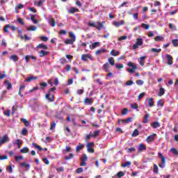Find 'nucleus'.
<instances>
[{"label": "nucleus", "instance_id": "nucleus-50", "mask_svg": "<svg viewBox=\"0 0 178 178\" xmlns=\"http://www.w3.org/2000/svg\"><path fill=\"white\" fill-rule=\"evenodd\" d=\"M161 49H155V48L151 49V52H154L156 54H159V52H161Z\"/></svg>", "mask_w": 178, "mask_h": 178}, {"label": "nucleus", "instance_id": "nucleus-3", "mask_svg": "<svg viewBox=\"0 0 178 178\" xmlns=\"http://www.w3.org/2000/svg\"><path fill=\"white\" fill-rule=\"evenodd\" d=\"M97 24H99V26H97V24L95 22H88L89 27H95V29H97V30H102V29H104V24H105V22H97Z\"/></svg>", "mask_w": 178, "mask_h": 178}, {"label": "nucleus", "instance_id": "nucleus-22", "mask_svg": "<svg viewBox=\"0 0 178 178\" xmlns=\"http://www.w3.org/2000/svg\"><path fill=\"white\" fill-rule=\"evenodd\" d=\"M151 127H153V129H158V127H161V123L158 122H154L151 124Z\"/></svg>", "mask_w": 178, "mask_h": 178}, {"label": "nucleus", "instance_id": "nucleus-17", "mask_svg": "<svg viewBox=\"0 0 178 178\" xmlns=\"http://www.w3.org/2000/svg\"><path fill=\"white\" fill-rule=\"evenodd\" d=\"M147 149V147L144 144H140L138 148V152H143V151H145Z\"/></svg>", "mask_w": 178, "mask_h": 178}, {"label": "nucleus", "instance_id": "nucleus-12", "mask_svg": "<svg viewBox=\"0 0 178 178\" xmlns=\"http://www.w3.org/2000/svg\"><path fill=\"white\" fill-rule=\"evenodd\" d=\"M106 52H108V50L106 49L101 48L96 51L95 55L99 56V55H101V54H106Z\"/></svg>", "mask_w": 178, "mask_h": 178}, {"label": "nucleus", "instance_id": "nucleus-47", "mask_svg": "<svg viewBox=\"0 0 178 178\" xmlns=\"http://www.w3.org/2000/svg\"><path fill=\"white\" fill-rule=\"evenodd\" d=\"M60 63L61 65H66V63H67V60H66V58H62L60 59Z\"/></svg>", "mask_w": 178, "mask_h": 178}, {"label": "nucleus", "instance_id": "nucleus-45", "mask_svg": "<svg viewBox=\"0 0 178 178\" xmlns=\"http://www.w3.org/2000/svg\"><path fill=\"white\" fill-rule=\"evenodd\" d=\"M149 106H150V108L154 106V99L152 97L149 99Z\"/></svg>", "mask_w": 178, "mask_h": 178}, {"label": "nucleus", "instance_id": "nucleus-48", "mask_svg": "<svg viewBox=\"0 0 178 178\" xmlns=\"http://www.w3.org/2000/svg\"><path fill=\"white\" fill-rule=\"evenodd\" d=\"M101 131L99 130H97V131H95L94 133H93V135H92V137H93V138H95V137H98V136L99 135V133Z\"/></svg>", "mask_w": 178, "mask_h": 178}, {"label": "nucleus", "instance_id": "nucleus-10", "mask_svg": "<svg viewBox=\"0 0 178 178\" xmlns=\"http://www.w3.org/2000/svg\"><path fill=\"white\" fill-rule=\"evenodd\" d=\"M165 58L167 59V64L169 65L170 66L171 65H173V57L170 56V54L165 55Z\"/></svg>", "mask_w": 178, "mask_h": 178}, {"label": "nucleus", "instance_id": "nucleus-64", "mask_svg": "<svg viewBox=\"0 0 178 178\" xmlns=\"http://www.w3.org/2000/svg\"><path fill=\"white\" fill-rule=\"evenodd\" d=\"M170 151L174 154V155H178V151L176 149L172 148Z\"/></svg>", "mask_w": 178, "mask_h": 178}, {"label": "nucleus", "instance_id": "nucleus-58", "mask_svg": "<svg viewBox=\"0 0 178 178\" xmlns=\"http://www.w3.org/2000/svg\"><path fill=\"white\" fill-rule=\"evenodd\" d=\"M55 127H56V122L55 121H54L52 123H51L50 130L55 129Z\"/></svg>", "mask_w": 178, "mask_h": 178}, {"label": "nucleus", "instance_id": "nucleus-36", "mask_svg": "<svg viewBox=\"0 0 178 178\" xmlns=\"http://www.w3.org/2000/svg\"><path fill=\"white\" fill-rule=\"evenodd\" d=\"M108 61L111 65V66H113L115 65V59H113V57H110L108 58Z\"/></svg>", "mask_w": 178, "mask_h": 178}, {"label": "nucleus", "instance_id": "nucleus-43", "mask_svg": "<svg viewBox=\"0 0 178 178\" xmlns=\"http://www.w3.org/2000/svg\"><path fill=\"white\" fill-rule=\"evenodd\" d=\"M31 20H32V22H33V23H34V24H37V23H38V20L35 19V15H31Z\"/></svg>", "mask_w": 178, "mask_h": 178}, {"label": "nucleus", "instance_id": "nucleus-51", "mask_svg": "<svg viewBox=\"0 0 178 178\" xmlns=\"http://www.w3.org/2000/svg\"><path fill=\"white\" fill-rule=\"evenodd\" d=\"M74 156V154H73L72 153H70L69 156H65V159L66 161H69L70 159H72Z\"/></svg>", "mask_w": 178, "mask_h": 178}, {"label": "nucleus", "instance_id": "nucleus-4", "mask_svg": "<svg viewBox=\"0 0 178 178\" xmlns=\"http://www.w3.org/2000/svg\"><path fill=\"white\" fill-rule=\"evenodd\" d=\"M127 65L129 67H132V68H127V72H128L129 73H131V74L136 73V71L137 70V69H138L137 65L136 64H134V63H131V62H129L127 63Z\"/></svg>", "mask_w": 178, "mask_h": 178}, {"label": "nucleus", "instance_id": "nucleus-56", "mask_svg": "<svg viewBox=\"0 0 178 178\" xmlns=\"http://www.w3.org/2000/svg\"><path fill=\"white\" fill-rule=\"evenodd\" d=\"M17 20L18 23H19V24H22V26H24L25 22H24V21L23 20V19H22V18H17Z\"/></svg>", "mask_w": 178, "mask_h": 178}, {"label": "nucleus", "instance_id": "nucleus-49", "mask_svg": "<svg viewBox=\"0 0 178 178\" xmlns=\"http://www.w3.org/2000/svg\"><path fill=\"white\" fill-rule=\"evenodd\" d=\"M21 166L22 168H28V169H30V164L27 163H22Z\"/></svg>", "mask_w": 178, "mask_h": 178}, {"label": "nucleus", "instance_id": "nucleus-14", "mask_svg": "<svg viewBox=\"0 0 178 178\" xmlns=\"http://www.w3.org/2000/svg\"><path fill=\"white\" fill-rule=\"evenodd\" d=\"M49 55V51H46L45 50H40L39 52L40 58H42L43 56H48Z\"/></svg>", "mask_w": 178, "mask_h": 178}, {"label": "nucleus", "instance_id": "nucleus-9", "mask_svg": "<svg viewBox=\"0 0 178 178\" xmlns=\"http://www.w3.org/2000/svg\"><path fill=\"white\" fill-rule=\"evenodd\" d=\"M113 24L115 27H120V26H123V24H126V22L123 19L120 20V22L113 21Z\"/></svg>", "mask_w": 178, "mask_h": 178}, {"label": "nucleus", "instance_id": "nucleus-62", "mask_svg": "<svg viewBox=\"0 0 178 178\" xmlns=\"http://www.w3.org/2000/svg\"><path fill=\"white\" fill-rule=\"evenodd\" d=\"M117 176L118 178H120V177H123V176H124V172H122V171H120L118 174H117Z\"/></svg>", "mask_w": 178, "mask_h": 178}, {"label": "nucleus", "instance_id": "nucleus-32", "mask_svg": "<svg viewBox=\"0 0 178 178\" xmlns=\"http://www.w3.org/2000/svg\"><path fill=\"white\" fill-rule=\"evenodd\" d=\"M131 108L132 109H136V111L138 112V104H137V103H134L131 104Z\"/></svg>", "mask_w": 178, "mask_h": 178}, {"label": "nucleus", "instance_id": "nucleus-46", "mask_svg": "<svg viewBox=\"0 0 178 178\" xmlns=\"http://www.w3.org/2000/svg\"><path fill=\"white\" fill-rule=\"evenodd\" d=\"M16 142H17V145L18 148H20V146L22 145V144H23V140H22L20 139H17Z\"/></svg>", "mask_w": 178, "mask_h": 178}, {"label": "nucleus", "instance_id": "nucleus-23", "mask_svg": "<svg viewBox=\"0 0 178 178\" xmlns=\"http://www.w3.org/2000/svg\"><path fill=\"white\" fill-rule=\"evenodd\" d=\"M110 55H112V56H119V55H120V51H116L115 49H112L110 52Z\"/></svg>", "mask_w": 178, "mask_h": 178}, {"label": "nucleus", "instance_id": "nucleus-8", "mask_svg": "<svg viewBox=\"0 0 178 178\" xmlns=\"http://www.w3.org/2000/svg\"><path fill=\"white\" fill-rule=\"evenodd\" d=\"M5 143H9V136H8V134L4 135L2 139L0 138V147L2 146V144H5Z\"/></svg>", "mask_w": 178, "mask_h": 178}, {"label": "nucleus", "instance_id": "nucleus-44", "mask_svg": "<svg viewBox=\"0 0 178 178\" xmlns=\"http://www.w3.org/2000/svg\"><path fill=\"white\" fill-rule=\"evenodd\" d=\"M121 113H122V115H123L124 116L125 115H127V113H129V108H123V110L122 111Z\"/></svg>", "mask_w": 178, "mask_h": 178}, {"label": "nucleus", "instance_id": "nucleus-5", "mask_svg": "<svg viewBox=\"0 0 178 178\" xmlns=\"http://www.w3.org/2000/svg\"><path fill=\"white\" fill-rule=\"evenodd\" d=\"M159 157L161 159V163H159V168H161V169H163L165 165H166V157L161 152H159Z\"/></svg>", "mask_w": 178, "mask_h": 178}, {"label": "nucleus", "instance_id": "nucleus-30", "mask_svg": "<svg viewBox=\"0 0 178 178\" xmlns=\"http://www.w3.org/2000/svg\"><path fill=\"white\" fill-rule=\"evenodd\" d=\"M103 67H104V70H105L106 72V73H108L109 64L108 63H106L105 64H104Z\"/></svg>", "mask_w": 178, "mask_h": 178}, {"label": "nucleus", "instance_id": "nucleus-41", "mask_svg": "<svg viewBox=\"0 0 178 178\" xmlns=\"http://www.w3.org/2000/svg\"><path fill=\"white\" fill-rule=\"evenodd\" d=\"M131 161H127L122 164V168H127V166H131Z\"/></svg>", "mask_w": 178, "mask_h": 178}, {"label": "nucleus", "instance_id": "nucleus-16", "mask_svg": "<svg viewBox=\"0 0 178 178\" xmlns=\"http://www.w3.org/2000/svg\"><path fill=\"white\" fill-rule=\"evenodd\" d=\"M145 59H147V56H144L140 58L139 64L140 66H144L145 64Z\"/></svg>", "mask_w": 178, "mask_h": 178}, {"label": "nucleus", "instance_id": "nucleus-38", "mask_svg": "<svg viewBox=\"0 0 178 178\" xmlns=\"http://www.w3.org/2000/svg\"><path fill=\"white\" fill-rule=\"evenodd\" d=\"M88 160V156H87V154H83L81 157V161L83 162H86Z\"/></svg>", "mask_w": 178, "mask_h": 178}, {"label": "nucleus", "instance_id": "nucleus-29", "mask_svg": "<svg viewBox=\"0 0 178 178\" xmlns=\"http://www.w3.org/2000/svg\"><path fill=\"white\" fill-rule=\"evenodd\" d=\"M40 90H45V87L48 86V83H47V82H42L40 83Z\"/></svg>", "mask_w": 178, "mask_h": 178}, {"label": "nucleus", "instance_id": "nucleus-1", "mask_svg": "<svg viewBox=\"0 0 178 178\" xmlns=\"http://www.w3.org/2000/svg\"><path fill=\"white\" fill-rule=\"evenodd\" d=\"M54 91H56V87H53V88H50L48 90L47 93L45 95L46 99H48V101H49V102H54V101L55 96L54 95H51V92H52Z\"/></svg>", "mask_w": 178, "mask_h": 178}, {"label": "nucleus", "instance_id": "nucleus-33", "mask_svg": "<svg viewBox=\"0 0 178 178\" xmlns=\"http://www.w3.org/2000/svg\"><path fill=\"white\" fill-rule=\"evenodd\" d=\"M21 122H23V123H24L26 127H29V126H30V122H29V121L26 120L25 118H22Z\"/></svg>", "mask_w": 178, "mask_h": 178}, {"label": "nucleus", "instance_id": "nucleus-39", "mask_svg": "<svg viewBox=\"0 0 178 178\" xmlns=\"http://www.w3.org/2000/svg\"><path fill=\"white\" fill-rule=\"evenodd\" d=\"M5 116H8V118H10L12 115V111L10 110H6L4 111Z\"/></svg>", "mask_w": 178, "mask_h": 178}, {"label": "nucleus", "instance_id": "nucleus-54", "mask_svg": "<svg viewBox=\"0 0 178 178\" xmlns=\"http://www.w3.org/2000/svg\"><path fill=\"white\" fill-rule=\"evenodd\" d=\"M133 121V118H128L125 120H123L124 123H130V122Z\"/></svg>", "mask_w": 178, "mask_h": 178}, {"label": "nucleus", "instance_id": "nucleus-25", "mask_svg": "<svg viewBox=\"0 0 178 178\" xmlns=\"http://www.w3.org/2000/svg\"><path fill=\"white\" fill-rule=\"evenodd\" d=\"M77 12H80V10H79V8H74V7H72L70 9V13H71V15H73V13H76Z\"/></svg>", "mask_w": 178, "mask_h": 178}, {"label": "nucleus", "instance_id": "nucleus-42", "mask_svg": "<svg viewBox=\"0 0 178 178\" xmlns=\"http://www.w3.org/2000/svg\"><path fill=\"white\" fill-rule=\"evenodd\" d=\"M159 170V168H158V165L156 164H154V170H153L154 173H156V175H158Z\"/></svg>", "mask_w": 178, "mask_h": 178}, {"label": "nucleus", "instance_id": "nucleus-63", "mask_svg": "<svg viewBox=\"0 0 178 178\" xmlns=\"http://www.w3.org/2000/svg\"><path fill=\"white\" fill-rule=\"evenodd\" d=\"M132 84H134L132 80H129L125 83V86H132Z\"/></svg>", "mask_w": 178, "mask_h": 178}, {"label": "nucleus", "instance_id": "nucleus-24", "mask_svg": "<svg viewBox=\"0 0 178 178\" xmlns=\"http://www.w3.org/2000/svg\"><path fill=\"white\" fill-rule=\"evenodd\" d=\"M19 152H20L21 154H27V153L30 152V149H29V147H25L19 150Z\"/></svg>", "mask_w": 178, "mask_h": 178}, {"label": "nucleus", "instance_id": "nucleus-18", "mask_svg": "<svg viewBox=\"0 0 178 178\" xmlns=\"http://www.w3.org/2000/svg\"><path fill=\"white\" fill-rule=\"evenodd\" d=\"M4 84L6 85L7 90H11L12 83H10V81H9L8 80H6L4 81Z\"/></svg>", "mask_w": 178, "mask_h": 178}, {"label": "nucleus", "instance_id": "nucleus-2", "mask_svg": "<svg viewBox=\"0 0 178 178\" xmlns=\"http://www.w3.org/2000/svg\"><path fill=\"white\" fill-rule=\"evenodd\" d=\"M69 37L70 39H66L65 40V44H66V45H73L76 41V36L74 35V33H73V32H70Z\"/></svg>", "mask_w": 178, "mask_h": 178}, {"label": "nucleus", "instance_id": "nucleus-7", "mask_svg": "<svg viewBox=\"0 0 178 178\" xmlns=\"http://www.w3.org/2000/svg\"><path fill=\"white\" fill-rule=\"evenodd\" d=\"M81 59L84 62H87L88 59H90V60H92V57L91 56V54H82L81 56Z\"/></svg>", "mask_w": 178, "mask_h": 178}, {"label": "nucleus", "instance_id": "nucleus-37", "mask_svg": "<svg viewBox=\"0 0 178 178\" xmlns=\"http://www.w3.org/2000/svg\"><path fill=\"white\" fill-rule=\"evenodd\" d=\"M165 94V89L163 88H160L159 92V97H162Z\"/></svg>", "mask_w": 178, "mask_h": 178}, {"label": "nucleus", "instance_id": "nucleus-59", "mask_svg": "<svg viewBox=\"0 0 178 178\" xmlns=\"http://www.w3.org/2000/svg\"><path fill=\"white\" fill-rule=\"evenodd\" d=\"M157 106H161V108L163 107V101L160 99L157 102Z\"/></svg>", "mask_w": 178, "mask_h": 178}, {"label": "nucleus", "instance_id": "nucleus-26", "mask_svg": "<svg viewBox=\"0 0 178 178\" xmlns=\"http://www.w3.org/2000/svg\"><path fill=\"white\" fill-rule=\"evenodd\" d=\"M49 24H51V27H55V26H56V22L54 18H50L49 20Z\"/></svg>", "mask_w": 178, "mask_h": 178}, {"label": "nucleus", "instance_id": "nucleus-52", "mask_svg": "<svg viewBox=\"0 0 178 178\" xmlns=\"http://www.w3.org/2000/svg\"><path fill=\"white\" fill-rule=\"evenodd\" d=\"M22 134L23 136H27V134H29V131L27 130V129L24 128L22 131Z\"/></svg>", "mask_w": 178, "mask_h": 178}, {"label": "nucleus", "instance_id": "nucleus-55", "mask_svg": "<svg viewBox=\"0 0 178 178\" xmlns=\"http://www.w3.org/2000/svg\"><path fill=\"white\" fill-rule=\"evenodd\" d=\"M115 67L116 69H123V67H124V65H123V64H119V63H116L115 64Z\"/></svg>", "mask_w": 178, "mask_h": 178}, {"label": "nucleus", "instance_id": "nucleus-31", "mask_svg": "<svg viewBox=\"0 0 178 178\" xmlns=\"http://www.w3.org/2000/svg\"><path fill=\"white\" fill-rule=\"evenodd\" d=\"M10 59H12L13 62H17L19 60V56H17V55H12L10 57Z\"/></svg>", "mask_w": 178, "mask_h": 178}, {"label": "nucleus", "instance_id": "nucleus-28", "mask_svg": "<svg viewBox=\"0 0 178 178\" xmlns=\"http://www.w3.org/2000/svg\"><path fill=\"white\" fill-rule=\"evenodd\" d=\"M26 29L28 31H35V30H37V26L32 25L31 26H28Z\"/></svg>", "mask_w": 178, "mask_h": 178}, {"label": "nucleus", "instance_id": "nucleus-19", "mask_svg": "<svg viewBox=\"0 0 178 178\" xmlns=\"http://www.w3.org/2000/svg\"><path fill=\"white\" fill-rule=\"evenodd\" d=\"M84 148V144L79 143L78 145L76 147V152H80Z\"/></svg>", "mask_w": 178, "mask_h": 178}, {"label": "nucleus", "instance_id": "nucleus-21", "mask_svg": "<svg viewBox=\"0 0 178 178\" xmlns=\"http://www.w3.org/2000/svg\"><path fill=\"white\" fill-rule=\"evenodd\" d=\"M36 48H38V49H44V50H47L48 49V46L47 44H44L42 43L41 44H39Z\"/></svg>", "mask_w": 178, "mask_h": 178}, {"label": "nucleus", "instance_id": "nucleus-53", "mask_svg": "<svg viewBox=\"0 0 178 178\" xmlns=\"http://www.w3.org/2000/svg\"><path fill=\"white\" fill-rule=\"evenodd\" d=\"M163 40V37L161 35H158L154 38V41H162Z\"/></svg>", "mask_w": 178, "mask_h": 178}, {"label": "nucleus", "instance_id": "nucleus-61", "mask_svg": "<svg viewBox=\"0 0 178 178\" xmlns=\"http://www.w3.org/2000/svg\"><path fill=\"white\" fill-rule=\"evenodd\" d=\"M20 159H24V157H23V156H15L16 162H19V161H20Z\"/></svg>", "mask_w": 178, "mask_h": 178}, {"label": "nucleus", "instance_id": "nucleus-11", "mask_svg": "<svg viewBox=\"0 0 178 178\" xmlns=\"http://www.w3.org/2000/svg\"><path fill=\"white\" fill-rule=\"evenodd\" d=\"M156 136V134H153L152 135H150L149 136H147V138H146V141L147 143H152V141L155 140V138L154 136Z\"/></svg>", "mask_w": 178, "mask_h": 178}, {"label": "nucleus", "instance_id": "nucleus-6", "mask_svg": "<svg viewBox=\"0 0 178 178\" xmlns=\"http://www.w3.org/2000/svg\"><path fill=\"white\" fill-rule=\"evenodd\" d=\"M86 147H87L88 152H90V154H94V152H95V151L94 150V143L93 142L87 143Z\"/></svg>", "mask_w": 178, "mask_h": 178}, {"label": "nucleus", "instance_id": "nucleus-13", "mask_svg": "<svg viewBox=\"0 0 178 178\" xmlns=\"http://www.w3.org/2000/svg\"><path fill=\"white\" fill-rule=\"evenodd\" d=\"M32 145L36 148V149H38V151H48V148L45 147L44 149H42V147H41V146L38 145L37 143H33Z\"/></svg>", "mask_w": 178, "mask_h": 178}, {"label": "nucleus", "instance_id": "nucleus-34", "mask_svg": "<svg viewBox=\"0 0 178 178\" xmlns=\"http://www.w3.org/2000/svg\"><path fill=\"white\" fill-rule=\"evenodd\" d=\"M100 43L99 42H95L92 44V49H95V48H98L99 47Z\"/></svg>", "mask_w": 178, "mask_h": 178}, {"label": "nucleus", "instance_id": "nucleus-40", "mask_svg": "<svg viewBox=\"0 0 178 178\" xmlns=\"http://www.w3.org/2000/svg\"><path fill=\"white\" fill-rule=\"evenodd\" d=\"M136 44H138L139 47H141V45H143V39L142 38H138L136 40Z\"/></svg>", "mask_w": 178, "mask_h": 178}, {"label": "nucleus", "instance_id": "nucleus-15", "mask_svg": "<svg viewBox=\"0 0 178 178\" xmlns=\"http://www.w3.org/2000/svg\"><path fill=\"white\" fill-rule=\"evenodd\" d=\"M92 102H93L92 99H90L87 97H86L83 101L84 105H92Z\"/></svg>", "mask_w": 178, "mask_h": 178}, {"label": "nucleus", "instance_id": "nucleus-27", "mask_svg": "<svg viewBox=\"0 0 178 178\" xmlns=\"http://www.w3.org/2000/svg\"><path fill=\"white\" fill-rule=\"evenodd\" d=\"M148 119H149V113H146L143 118V123H148Z\"/></svg>", "mask_w": 178, "mask_h": 178}, {"label": "nucleus", "instance_id": "nucleus-20", "mask_svg": "<svg viewBox=\"0 0 178 178\" xmlns=\"http://www.w3.org/2000/svg\"><path fill=\"white\" fill-rule=\"evenodd\" d=\"M38 76H29L27 79H26L24 81H26V83H30V81H33V80H38Z\"/></svg>", "mask_w": 178, "mask_h": 178}, {"label": "nucleus", "instance_id": "nucleus-35", "mask_svg": "<svg viewBox=\"0 0 178 178\" xmlns=\"http://www.w3.org/2000/svg\"><path fill=\"white\" fill-rule=\"evenodd\" d=\"M140 135V131L138 129H135L132 133V137H137V136Z\"/></svg>", "mask_w": 178, "mask_h": 178}, {"label": "nucleus", "instance_id": "nucleus-60", "mask_svg": "<svg viewBox=\"0 0 178 178\" xmlns=\"http://www.w3.org/2000/svg\"><path fill=\"white\" fill-rule=\"evenodd\" d=\"M136 83L138 86H143L144 84V81L141 79L137 80Z\"/></svg>", "mask_w": 178, "mask_h": 178}, {"label": "nucleus", "instance_id": "nucleus-57", "mask_svg": "<svg viewBox=\"0 0 178 178\" xmlns=\"http://www.w3.org/2000/svg\"><path fill=\"white\" fill-rule=\"evenodd\" d=\"M172 43L174 45V47H178V40L177 39L172 40Z\"/></svg>", "mask_w": 178, "mask_h": 178}]
</instances>
